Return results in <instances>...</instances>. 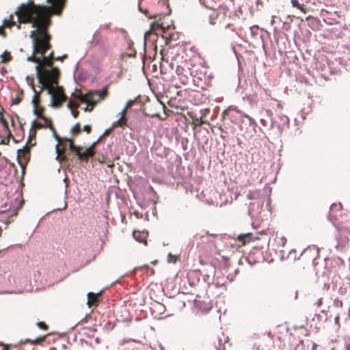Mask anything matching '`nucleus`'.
<instances>
[{
	"label": "nucleus",
	"mask_w": 350,
	"mask_h": 350,
	"mask_svg": "<svg viewBox=\"0 0 350 350\" xmlns=\"http://www.w3.org/2000/svg\"><path fill=\"white\" fill-rule=\"evenodd\" d=\"M102 294V291L98 293L90 292L88 293V305L90 308L92 306H98L100 302V298Z\"/></svg>",
	"instance_id": "11"
},
{
	"label": "nucleus",
	"mask_w": 350,
	"mask_h": 350,
	"mask_svg": "<svg viewBox=\"0 0 350 350\" xmlns=\"http://www.w3.org/2000/svg\"><path fill=\"white\" fill-rule=\"evenodd\" d=\"M253 192L250 191L249 193H247V198L248 199H253Z\"/></svg>",
	"instance_id": "42"
},
{
	"label": "nucleus",
	"mask_w": 350,
	"mask_h": 350,
	"mask_svg": "<svg viewBox=\"0 0 350 350\" xmlns=\"http://www.w3.org/2000/svg\"><path fill=\"white\" fill-rule=\"evenodd\" d=\"M127 120L126 117H121L119 120L114 122L112 124V128H115L117 126H124L126 124Z\"/></svg>",
	"instance_id": "21"
},
{
	"label": "nucleus",
	"mask_w": 350,
	"mask_h": 350,
	"mask_svg": "<svg viewBox=\"0 0 350 350\" xmlns=\"http://www.w3.org/2000/svg\"><path fill=\"white\" fill-rule=\"evenodd\" d=\"M109 132H110V129L106 130V131L104 132V133H103V136H105V135H109Z\"/></svg>",
	"instance_id": "44"
},
{
	"label": "nucleus",
	"mask_w": 350,
	"mask_h": 350,
	"mask_svg": "<svg viewBox=\"0 0 350 350\" xmlns=\"http://www.w3.org/2000/svg\"><path fill=\"white\" fill-rule=\"evenodd\" d=\"M338 206H340V204H339V205H337V204H332V206H330V209H331V211H332V210L334 209V208H335V207H338Z\"/></svg>",
	"instance_id": "43"
},
{
	"label": "nucleus",
	"mask_w": 350,
	"mask_h": 350,
	"mask_svg": "<svg viewBox=\"0 0 350 350\" xmlns=\"http://www.w3.org/2000/svg\"><path fill=\"white\" fill-rule=\"evenodd\" d=\"M41 119L43 120L44 122V126H45V128H50L51 129H53V124L51 120H49L45 116L42 117Z\"/></svg>",
	"instance_id": "29"
},
{
	"label": "nucleus",
	"mask_w": 350,
	"mask_h": 350,
	"mask_svg": "<svg viewBox=\"0 0 350 350\" xmlns=\"http://www.w3.org/2000/svg\"><path fill=\"white\" fill-rule=\"evenodd\" d=\"M55 137H56L57 140L59 142L58 144H57V146H56V151H57V157H60L61 155H62L64 154V150H61L60 148H59V144H60V142H61L60 137L57 134H55Z\"/></svg>",
	"instance_id": "27"
},
{
	"label": "nucleus",
	"mask_w": 350,
	"mask_h": 350,
	"mask_svg": "<svg viewBox=\"0 0 350 350\" xmlns=\"http://www.w3.org/2000/svg\"><path fill=\"white\" fill-rule=\"evenodd\" d=\"M23 91L18 92L16 94L15 96L12 98V105H18L23 100Z\"/></svg>",
	"instance_id": "20"
},
{
	"label": "nucleus",
	"mask_w": 350,
	"mask_h": 350,
	"mask_svg": "<svg viewBox=\"0 0 350 350\" xmlns=\"http://www.w3.org/2000/svg\"><path fill=\"white\" fill-rule=\"evenodd\" d=\"M282 240H284V241H286V239H285L284 237H282Z\"/></svg>",
	"instance_id": "49"
},
{
	"label": "nucleus",
	"mask_w": 350,
	"mask_h": 350,
	"mask_svg": "<svg viewBox=\"0 0 350 350\" xmlns=\"http://www.w3.org/2000/svg\"><path fill=\"white\" fill-rule=\"evenodd\" d=\"M134 103H135V101H134V100H129V101L127 103V104H126V107L127 109H129V108L131 107L133 105V104H134Z\"/></svg>",
	"instance_id": "37"
},
{
	"label": "nucleus",
	"mask_w": 350,
	"mask_h": 350,
	"mask_svg": "<svg viewBox=\"0 0 350 350\" xmlns=\"http://www.w3.org/2000/svg\"><path fill=\"white\" fill-rule=\"evenodd\" d=\"M1 62L6 64L12 59V57L10 52L5 51L1 55Z\"/></svg>",
	"instance_id": "19"
},
{
	"label": "nucleus",
	"mask_w": 350,
	"mask_h": 350,
	"mask_svg": "<svg viewBox=\"0 0 350 350\" xmlns=\"http://www.w3.org/2000/svg\"><path fill=\"white\" fill-rule=\"evenodd\" d=\"M234 111V109H232V108H228L227 109H226L224 112H223V114L224 116H229L230 115V113Z\"/></svg>",
	"instance_id": "33"
},
{
	"label": "nucleus",
	"mask_w": 350,
	"mask_h": 350,
	"mask_svg": "<svg viewBox=\"0 0 350 350\" xmlns=\"http://www.w3.org/2000/svg\"><path fill=\"white\" fill-rule=\"evenodd\" d=\"M58 79L59 78H55L54 81L53 79H49L40 83L42 85L41 91L46 90L48 94L51 95V104L55 107H59L67 99L64 88L58 86Z\"/></svg>",
	"instance_id": "5"
},
{
	"label": "nucleus",
	"mask_w": 350,
	"mask_h": 350,
	"mask_svg": "<svg viewBox=\"0 0 350 350\" xmlns=\"http://www.w3.org/2000/svg\"><path fill=\"white\" fill-rule=\"evenodd\" d=\"M350 228V226L348 225H342L340 228V234L338 237V243L336 245V248L340 250H342L349 246V238L345 234V229Z\"/></svg>",
	"instance_id": "8"
},
{
	"label": "nucleus",
	"mask_w": 350,
	"mask_h": 350,
	"mask_svg": "<svg viewBox=\"0 0 350 350\" xmlns=\"http://www.w3.org/2000/svg\"><path fill=\"white\" fill-rule=\"evenodd\" d=\"M216 234H209L206 232L204 234H196L194 238L199 240L197 243V247L200 249H211L215 247V242L211 239L212 237H215Z\"/></svg>",
	"instance_id": "6"
},
{
	"label": "nucleus",
	"mask_w": 350,
	"mask_h": 350,
	"mask_svg": "<svg viewBox=\"0 0 350 350\" xmlns=\"http://www.w3.org/2000/svg\"><path fill=\"white\" fill-rule=\"evenodd\" d=\"M32 90L34 92V96L32 98V104L34 107L35 106L40 105V94L42 91H41V90H40V92H38L33 86H32Z\"/></svg>",
	"instance_id": "15"
},
{
	"label": "nucleus",
	"mask_w": 350,
	"mask_h": 350,
	"mask_svg": "<svg viewBox=\"0 0 350 350\" xmlns=\"http://www.w3.org/2000/svg\"><path fill=\"white\" fill-rule=\"evenodd\" d=\"M133 235L134 239L139 243H142L145 245H147V232L144 231L134 230L133 232Z\"/></svg>",
	"instance_id": "12"
},
{
	"label": "nucleus",
	"mask_w": 350,
	"mask_h": 350,
	"mask_svg": "<svg viewBox=\"0 0 350 350\" xmlns=\"http://www.w3.org/2000/svg\"><path fill=\"white\" fill-rule=\"evenodd\" d=\"M68 107L70 109V110H72L74 109H78L79 107V104L77 103H75L74 102H72V100H70L68 103Z\"/></svg>",
	"instance_id": "30"
},
{
	"label": "nucleus",
	"mask_w": 350,
	"mask_h": 350,
	"mask_svg": "<svg viewBox=\"0 0 350 350\" xmlns=\"http://www.w3.org/2000/svg\"><path fill=\"white\" fill-rule=\"evenodd\" d=\"M44 108L40 105L35 106L33 107V113L35 115L38 116V118H41L43 117Z\"/></svg>",
	"instance_id": "24"
},
{
	"label": "nucleus",
	"mask_w": 350,
	"mask_h": 350,
	"mask_svg": "<svg viewBox=\"0 0 350 350\" xmlns=\"http://www.w3.org/2000/svg\"><path fill=\"white\" fill-rule=\"evenodd\" d=\"M219 17V13L213 10L208 16V21L211 25H215Z\"/></svg>",
	"instance_id": "18"
},
{
	"label": "nucleus",
	"mask_w": 350,
	"mask_h": 350,
	"mask_svg": "<svg viewBox=\"0 0 350 350\" xmlns=\"http://www.w3.org/2000/svg\"><path fill=\"white\" fill-rule=\"evenodd\" d=\"M83 130L88 133H90L92 131V127L90 125H85L83 128Z\"/></svg>",
	"instance_id": "36"
},
{
	"label": "nucleus",
	"mask_w": 350,
	"mask_h": 350,
	"mask_svg": "<svg viewBox=\"0 0 350 350\" xmlns=\"http://www.w3.org/2000/svg\"><path fill=\"white\" fill-rule=\"evenodd\" d=\"M51 5H36L33 1L21 4L15 12L18 21L21 23H31L32 27L46 29L51 25V16L59 15L64 8L66 0H46Z\"/></svg>",
	"instance_id": "1"
},
{
	"label": "nucleus",
	"mask_w": 350,
	"mask_h": 350,
	"mask_svg": "<svg viewBox=\"0 0 350 350\" xmlns=\"http://www.w3.org/2000/svg\"><path fill=\"white\" fill-rule=\"evenodd\" d=\"M231 27V25L230 23H228L226 25V28H228V27Z\"/></svg>",
	"instance_id": "48"
},
{
	"label": "nucleus",
	"mask_w": 350,
	"mask_h": 350,
	"mask_svg": "<svg viewBox=\"0 0 350 350\" xmlns=\"http://www.w3.org/2000/svg\"><path fill=\"white\" fill-rule=\"evenodd\" d=\"M16 25V22L14 21L13 14L10 15L8 18L3 20V26L7 28H11Z\"/></svg>",
	"instance_id": "16"
},
{
	"label": "nucleus",
	"mask_w": 350,
	"mask_h": 350,
	"mask_svg": "<svg viewBox=\"0 0 350 350\" xmlns=\"http://www.w3.org/2000/svg\"><path fill=\"white\" fill-rule=\"evenodd\" d=\"M108 94V85H106L101 91H90L86 94H83L81 90H76L73 96L81 103L87 105L83 109L85 111L90 112L94 109L96 104L105 99Z\"/></svg>",
	"instance_id": "3"
},
{
	"label": "nucleus",
	"mask_w": 350,
	"mask_h": 350,
	"mask_svg": "<svg viewBox=\"0 0 350 350\" xmlns=\"http://www.w3.org/2000/svg\"><path fill=\"white\" fill-rule=\"evenodd\" d=\"M54 55V53L53 51H52L51 53H50V54L48 55V56H46L47 58H49L51 59V61L53 62V60H55V57H53Z\"/></svg>",
	"instance_id": "38"
},
{
	"label": "nucleus",
	"mask_w": 350,
	"mask_h": 350,
	"mask_svg": "<svg viewBox=\"0 0 350 350\" xmlns=\"http://www.w3.org/2000/svg\"><path fill=\"white\" fill-rule=\"evenodd\" d=\"M126 111H127V108H126V107H125V108L122 111V112H121V114H122L121 117H125L126 113Z\"/></svg>",
	"instance_id": "41"
},
{
	"label": "nucleus",
	"mask_w": 350,
	"mask_h": 350,
	"mask_svg": "<svg viewBox=\"0 0 350 350\" xmlns=\"http://www.w3.org/2000/svg\"><path fill=\"white\" fill-rule=\"evenodd\" d=\"M31 137H32V135H30L29 141L27 142V144L23 147V148L18 150V152H19V153L21 154H25V153H29V152L30 148L32 146H33V144H30L29 146V143L31 141Z\"/></svg>",
	"instance_id": "23"
},
{
	"label": "nucleus",
	"mask_w": 350,
	"mask_h": 350,
	"mask_svg": "<svg viewBox=\"0 0 350 350\" xmlns=\"http://www.w3.org/2000/svg\"><path fill=\"white\" fill-rule=\"evenodd\" d=\"M105 42V38L99 32H96L92 38V44L94 46L103 45Z\"/></svg>",
	"instance_id": "14"
},
{
	"label": "nucleus",
	"mask_w": 350,
	"mask_h": 350,
	"mask_svg": "<svg viewBox=\"0 0 350 350\" xmlns=\"http://www.w3.org/2000/svg\"><path fill=\"white\" fill-rule=\"evenodd\" d=\"M291 3L293 7L299 9L300 11L303 12L304 13H306V10L304 8V5H301L299 3V0H291Z\"/></svg>",
	"instance_id": "26"
},
{
	"label": "nucleus",
	"mask_w": 350,
	"mask_h": 350,
	"mask_svg": "<svg viewBox=\"0 0 350 350\" xmlns=\"http://www.w3.org/2000/svg\"><path fill=\"white\" fill-rule=\"evenodd\" d=\"M161 14L157 15L154 16V18L155 19V23L152 25V29H156L157 27H159L161 29H164V26L162 22H161Z\"/></svg>",
	"instance_id": "17"
},
{
	"label": "nucleus",
	"mask_w": 350,
	"mask_h": 350,
	"mask_svg": "<svg viewBox=\"0 0 350 350\" xmlns=\"http://www.w3.org/2000/svg\"><path fill=\"white\" fill-rule=\"evenodd\" d=\"M0 121L5 128H8V123L7 120L4 118L3 114H0Z\"/></svg>",
	"instance_id": "32"
},
{
	"label": "nucleus",
	"mask_w": 350,
	"mask_h": 350,
	"mask_svg": "<svg viewBox=\"0 0 350 350\" xmlns=\"http://www.w3.org/2000/svg\"><path fill=\"white\" fill-rule=\"evenodd\" d=\"M44 338H45V336H44V337H41V338H37L34 342H33L32 343H33V344L38 343V342H41V341L44 340Z\"/></svg>",
	"instance_id": "39"
},
{
	"label": "nucleus",
	"mask_w": 350,
	"mask_h": 350,
	"mask_svg": "<svg viewBox=\"0 0 350 350\" xmlns=\"http://www.w3.org/2000/svg\"><path fill=\"white\" fill-rule=\"evenodd\" d=\"M37 325L39 328L44 330H47L49 327L48 325L44 322L42 321L38 322Z\"/></svg>",
	"instance_id": "31"
},
{
	"label": "nucleus",
	"mask_w": 350,
	"mask_h": 350,
	"mask_svg": "<svg viewBox=\"0 0 350 350\" xmlns=\"http://www.w3.org/2000/svg\"><path fill=\"white\" fill-rule=\"evenodd\" d=\"M67 57L66 55H64L62 57H55V60H57V61H62L64 58H66Z\"/></svg>",
	"instance_id": "40"
},
{
	"label": "nucleus",
	"mask_w": 350,
	"mask_h": 350,
	"mask_svg": "<svg viewBox=\"0 0 350 350\" xmlns=\"http://www.w3.org/2000/svg\"><path fill=\"white\" fill-rule=\"evenodd\" d=\"M102 136L95 142H94L90 147L86 148L84 152H81V150H79V153L77 154L79 159L80 160H88L89 158L92 157L94 154V147L96 144L100 140Z\"/></svg>",
	"instance_id": "9"
},
{
	"label": "nucleus",
	"mask_w": 350,
	"mask_h": 350,
	"mask_svg": "<svg viewBox=\"0 0 350 350\" xmlns=\"http://www.w3.org/2000/svg\"><path fill=\"white\" fill-rule=\"evenodd\" d=\"M335 322H336V323H338V322H339V317H336L335 318Z\"/></svg>",
	"instance_id": "46"
},
{
	"label": "nucleus",
	"mask_w": 350,
	"mask_h": 350,
	"mask_svg": "<svg viewBox=\"0 0 350 350\" xmlns=\"http://www.w3.org/2000/svg\"><path fill=\"white\" fill-rule=\"evenodd\" d=\"M0 36L5 38L6 36V32L5 31V27L4 26L1 25L0 26Z\"/></svg>",
	"instance_id": "34"
},
{
	"label": "nucleus",
	"mask_w": 350,
	"mask_h": 350,
	"mask_svg": "<svg viewBox=\"0 0 350 350\" xmlns=\"http://www.w3.org/2000/svg\"><path fill=\"white\" fill-rule=\"evenodd\" d=\"M71 132L73 135H77L81 132V124L80 123H77L75 124V126L72 128Z\"/></svg>",
	"instance_id": "28"
},
{
	"label": "nucleus",
	"mask_w": 350,
	"mask_h": 350,
	"mask_svg": "<svg viewBox=\"0 0 350 350\" xmlns=\"http://www.w3.org/2000/svg\"><path fill=\"white\" fill-rule=\"evenodd\" d=\"M36 29L30 33V37L33 40V54L27 57L29 62L38 63L40 62V57L36 56V54L44 55L46 52L51 48L50 40L51 36L47 31V29L42 27H34Z\"/></svg>",
	"instance_id": "2"
},
{
	"label": "nucleus",
	"mask_w": 350,
	"mask_h": 350,
	"mask_svg": "<svg viewBox=\"0 0 350 350\" xmlns=\"http://www.w3.org/2000/svg\"><path fill=\"white\" fill-rule=\"evenodd\" d=\"M188 115L189 116V117L192 120L191 124L194 125V126H201L202 124H204L207 123V122L206 120H203L204 116H205L204 114H203L200 117H198L196 115L193 116L191 113H189Z\"/></svg>",
	"instance_id": "13"
},
{
	"label": "nucleus",
	"mask_w": 350,
	"mask_h": 350,
	"mask_svg": "<svg viewBox=\"0 0 350 350\" xmlns=\"http://www.w3.org/2000/svg\"><path fill=\"white\" fill-rule=\"evenodd\" d=\"M3 109L2 108V107L0 105V114H3Z\"/></svg>",
	"instance_id": "47"
},
{
	"label": "nucleus",
	"mask_w": 350,
	"mask_h": 350,
	"mask_svg": "<svg viewBox=\"0 0 350 350\" xmlns=\"http://www.w3.org/2000/svg\"><path fill=\"white\" fill-rule=\"evenodd\" d=\"M42 128H45V126H44L43 124H42L40 122H38L36 120L33 121V122L31 124V129L34 130L33 136L36 135V131H35L36 129H40Z\"/></svg>",
	"instance_id": "25"
},
{
	"label": "nucleus",
	"mask_w": 350,
	"mask_h": 350,
	"mask_svg": "<svg viewBox=\"0 0 350 350\" xmlns=\"http://www.w3.org/2000/svg\"><path fill=\"white\" fill-rule=\"evenodd\" d=\"M40 62L36 66V74L39 83H42L49 79H53L59 77V71L58 68L52 67L53 62L51 59L47 58L44 55H42Z\"/></svg>",
	"instance_id": "4"
},
{
	"label": "nucleus",
	"mask_w": 350,
	"mask_h": 350,
	"mask_svg": "<svg viewBox=\"0 0 350 350\" xmlns=\"http://www.w3.org/2000/svg\"><path fill=\"white\" fill-rule=\"evenodd\" d=\"M71 113L75 118H77L79 116V112L77 109H74L71 110Z\"/></svg>",
	"instance_id": "35"
},
{
	"label": "nucleus",
	"mask_w": 350,
	"mask_h": 350,
	"mask_svg": "<svg viewBox=\"0 0 350 350\" xmlns=\"http://www.w3.org/2000/svg\"><path fill=\"white\" fill-rule=\"evenodd\" d=\"M317 347V345L315 342H313L312 347V350H316Z\"/></svg>",
	"instance_id": "45"
},
{
	"label": "nucleus",
	"mask_w": 350,
	"mask_h": 350,
	"mask_svg": "<svg viewBox=\"0 0 350 350\" xmlns=\"http://www.w3.org/2000/svg\"><path fill=\"white\" fill-rule=\"evenodd\" d=\"M258 234H260L262 236L266 235L265 233L263 231H261L260 233H257L256 234H254L253 233H247L243 234H240L238 237V240L239 241H241L243 245L250 243V241H254L255 240L260 239V237L258 236Z\"/></svg>",
	"instance_id": "10"
},
{
	"label": "nucleus",
	"mask_w": 350,
	"mask_h": 350,
	"mask_svg": "<svg viewBox=\"0 0 350 350\" xmlns=\"http://www.w3.org/2000/svg\"><path fill=\"white\" fill-rule=\"evenodd\" d=\"M185 66H187V64H185V65H178L176 67V72L177 75L178 76L179 80L181 81V83L183 85H187L189 79L191 77V72L189 70V68L187 66V68H185Z\"/></svg>",
	"instance_id": "7"
},
{
	"label": "nucleus",
	"mask_w": 350,
	"mask_h": 350,
	"mask_svg": "<svg viewBox=\"0 0 350 350\" xmlns=\"http://www.w3.org/2000/svg\"><path fill=\"white\" fill-rule=\"evenodd\" d=\"M66 141L69 143V148L71 151H73L77 154L79 153V150H81L82 148L80 146H77L74 144L73 140L70 139H67Z\"/></svg>",
	"instance_id": "22"
}]
</instances>
